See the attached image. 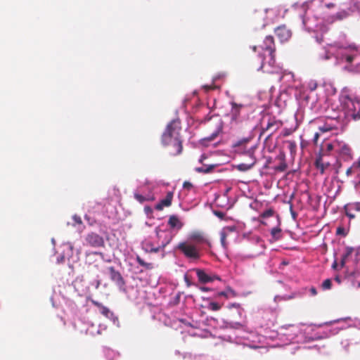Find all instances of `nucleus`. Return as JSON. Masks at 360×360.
I'll return each mask as SVG.
<instances>
[{
  "label": "nucleus",
  "mask_w": 360,
  "mask_h": 360,
  "mask_svg": "<svg viewBox=\"0 0 360 360\" xmlns=\"http://www.w3.org/2000/svg\"><path fill=\"white\" fill-rule=\"evenodd\" d=\"M324 49L323 55H320L321 58L328 60L333 57L336 64H347L344 67L345 70L360 74V62L355 65L352 64L355 58V54L352 52L355 51L360 54V46L353 43L335 41L333 44H327Z\"/></svg>",
  "instance_id": "1"
},
{
  "label": "nucleus",
  "mask_w": 360,
  "mask_h": 360,
  "mask_svg": "<svg viewBox=\"0 0 360 360\" xmlns=\"http://www.w3.org/2000/svg\"><path fill=\"white\" fill-rule=\"evenodd\" d=\"M331 110L335 113V118L345 120L360 118V101L350 96L345 91H342L339 98V105L335 107L332 105Z\"/></svg>",
  "instance_id": "2"
},
{
  "label": "nucleus",
  "mask_w": 360,
  "mask_h": 360,
  "mask_svg": "<svg viewBox=\"0 0 360 360\" xmlns=\"http://www.w3.org/2000/svg\"><path fill=\"white\" fill-rule=\"evenodd\" d=\"M300 97L307 108L316 112L321 109L322 102L324 101V96L318 91V82L314 79H310L303 84Z\"/></svg>",
  "instance_id": "3"
},
{
  "label": "nucleus",
  "mask_w": 360,
  "mask_h": 360,
  "mask_svg": "<svg viewBox=\"0 0 360 360\" xmlns=\"http://www.w3.org/2000/svg\"><path fill=\"white\" fill-rule=\"evenodd\" d=\"M311 326L304 324L283 326L279 328V335L286 336L289 342H302L314 339Z\"/></svg>",
  "instance_id": "4"
},
{
  "label": "nucleus",
  "mask_w": 360,
  "mask_h": 360,
  "mask_svg": "<svg viewBox=\"0 0 360 360\" xmlns=\"http://www.w3.org/2000/svg\"><path fill=\"white\" fill-rule=\"evenodd\" d=\"M180 121L173 120L166 127L162 135V143L165 146H172L174 149L173 155H179L182 151V143L180 138Z\"/></svg>",
  "instance_id": "5"
},
{
  "label": "nucleus",
  "mask_w": 360,
  "mask_h": 360,
  "mask_svg": "<svg viewBox=\"0 0 360 360\" xmlns=\"http://www.w3.org/2000/svg\"><path fill=\"white\" fill-rule=\"evenodd\" d=\"M259 47L264 53L260 56L263 58L262 65L258 68V70H262L264 72L266 73L279 72L280 66L275 65L274 55L275 48L273 37L266 36L263 41V44Z\"/></svg>",
  "instance_id": "6"
},
{
  "label": "nucleus",
  "mask_w": 360,
  "mask_h": 360,
  "mask_svg": "<svg viewBox=\"0 0 360 360\" xmlns=\"http://www.w3.org/2000/svg\"><path fill=\"white\" fill-rule=\"evenodd\" d=\"M340 267L346 268L347 271L355 277L360 268V248H346L341 255Z\"/></svg>",
  "instance_id": "7"
},
{
  "label": "nucleus",
  "mask_w": 360,
  "mask_h": 360,
  "mask_svg": "<svg viewBox=\"0 0 360 360\" xmlns=\"http://www.w3.org/2000/svg\"><path fill=\"white\" fill-rule=\"evenodd\" d=\"M160 192V186L158 183L146 182L134 191V197L140 203H143L154 201Z\"/></svg>",
  "instance_id": "8"
},
{
  "label": "nucleus",
  "mask_w": 360,
  "mask_h": 360,
  "mask_svg": "<svg viewBox=\"0 0 360 360\" xmlns=\"http://www.w3.org/2000/svg\"><path fill=\"white\" fill-rule=\"evenodd\" d=\"M177 248L191 262L198 261L200 258V248L195 243L192 242H182L179 243Z\"/></svg>",
  "instance_id": "9"
},
{
  "label": "nucleus",
  "mask_w": 360,
  "mask_h": 360,
  "mask_svg": "<svg viewBox=\"0 0 360 360\" xmlns=\"http://www.w3.org/2000/svg\"><path fill=\"white\" fill-rule=\"evenodd\" d=\"M230 104L231 109L227 115L230 117L231 122L232 124L241 122L248 115L246 106L242 104H238L233 101H231Z\"/></svg>",
  "instance_id": "10"
},
{
  "label": "nucleus",
  "mask_w": 360,
  "mask_h": 360,
  "mask_svg": "<svg viewBox=\"0 0 360 360\" xmlns=\"http://www.w3.org/2000/svg\"><path fill=\"white\" fill-rule=\"evenodd\" d=\"M340 122H342V121L335 118V113L328 115L327 118L325 119V122L319 125V131H320L321 134H325L333 129H337Z\"/></svg>",
  "instance_id": "11"
},
{
  "label": "nucleus",
  "mask_w": 360,
  "mask_h": 360,
  "mask_svg": "<svg viewBox=\"0 0 360 360\" xmlns=\"http://www.w3.org/2000/svg\"><path fill=\"white\" fill-rule=\"evenodd\" d=\"M335 323H340V326L333 327L330 330L331 335H335L338 333L340 330L346 329L349 327H358L359 326V321L356 319H352L350 317H346L334 321Z\"/></svg>",
  "instance_id": "12"
},
{
  "label": "nucleus",
  "mask_w": 360,
  "mask_h": 360,
  "mask_svg": "<svg viewBox=\"0 0 360 360\" xmlns=\"http://www.w3.org/2000/svg\"><path fill=\"white\" fill-rule=\"evenodd\" d=\"M256 146H252L244 152V154L250 158V162L240 163L235 166V167L240 172H247L252 168L257 162L256 158L254 155Z\"/></svg>",
  "instance_id": "13"
},
{
  "label": "nucleus",
  "mask_w": 360,
  "mask_h": 360,
  "mask_svg": "<svg viewBox=\"0 0 360 360\" xmlns=\"http://www.w3.org/2000/svg\"><path fill=\"white\" fill-rule=\"evenodd\" d=\"M262 132H269L268 136L276 132L282 126V122L276 120L275 117H268L266 123H265V118L263 119L262 122Z\"/></svg>",
  "instance_id": "14"
},
{
  "label": "nucleus",
  "mask_w": 360,
  "mask_h": 360,
  "mask_svg": "<svg viewBox=\"0 0 360 360\" xmlns=\"http://www.w3.org/2000/svg\"><path fill=\"white\" fill-rule=\"evenodd\" d=\"M318 91H319L324 96V100L331 96H333L336 94L337 89L334 86L333 83L327 79H323L321 84H318Z\"/></svg>",
  "instance_id": "15"
},
{
  "label": "nucleus",
  "mask_w": 360,
  "mask_h": 360,
  "mask_svg": "<svg viewBox=\"0 0 360 360\" xmlns=\"http://www.w3.org/2000/svg\"><path fill=\"white\" fill-rule=\"evenodd\" d=\"M156 236L158 242L160 244L162 249L168 245L172 239V232L169 230H162L160 229H156Z\"/></svg>",
  "instance_id": "16"
},
{
  "label": "nucleus",
  "mask_w": 360,
  "mask_h": 360,
  "mask_svg": "<svg viewBox=\"0 0 360 360\" xmlns=\"http://www.w3.org/2000/svg\"><path fill=\"white\" fill-rule=\"evenodd\" d=\"M91 302L94 305L98 307V309L99 312L105 316L106 315H110V321L112 322V323L116 326L117 327L120 326V322L118 320V318L117 316L114 314V313L107 307L103 306L101 303L92 300Z\"/></svg>",
  "instance_id": "17"
},
{
  "label": "nucleus",
  "mask_w": 360,
  "mask_h": 360,
  "mask_svg": "<svg viewBox=\"0 0 360 360\" xmlns=\"http://www.w3.org/2000/svg\"><path fill=\"white\" fill-rule=\"evenodd\" d=\"M85 240L87 245L93 248H100L104 245L103 237L96 233L91 232L88 233Z\"/></svg>",
  "instance_id": "18"
},
{
  "label": "nucleus",
  "mask_w": 360,
  "mask_h": 360,
  "mask_svg": "<svg viewBox=\"0 0 360 360\" xmlns=\"http://www.w3.org/2000/svg\"><path fill=\"white\" fill-rule=\"evenodd\" d=\"M263 339V336L251 333L246 338V342L243 345L252 349L262 348L263 347L259 344L262 343Z\"/></svg>",
  "instance_id": "19"
},
{
  "label": "nucleus",
  "mask_w": 360,
  "mask_h": 360,
  "mask_svg": "<svg viewBox=\"0 0 360 360\" xmlns=\"http://www.w3.org/2000/svg\"><path fill=\"white\" fill-rule=\"evenodd\" d=\"M192 271L196 273L199 282L202 283H207L212 282L214 280H220V278L218 276L209 274L204 270L200 269H193Z\"/></svg>",
  "instance_id": "20"
},
{
  "label": "nucleus",
  "mask_w": 360,
  "mask_h": 360,
  "mask_svg": "<svg viewBox=\"0 0 360 360\" xmlns=\"http://www.w3.org/2000/svg\"><path fill=\"white\" fill-rule=\"evenodd\" d=\"M236 233V227L235 226H229L223 228L220 231V240L223 248L226 247V238L233 233Z\"/></svg>",
  "instance_id": "21"
},
{
  "label": "nucleus",
  "mask_w": 360,
  "mask_h": 360,
  "mask_svg": "<svg viewBox=\"0 0 360 360\" xmlns=\"http://www.w3.org/2000/svg\"><path fill=\"white\" fill-rule=\"evenodd\" d=\"M141 246L143 250L146 252H158L160 250H162L158 241L156 243H154L150 240H143L141 243Z\"/></svg>",
  "instance_id": "22"
},
{
  "label": "nucleus",
  "mask_w": 360,
  "mask_h": 360,
  "mask_svg": "<svg viewBox=\"0 0 360 360\" xmlns=\"http://www.w3.org/2000/svg\"><path fill=\"white\" fill-rule=\"evenodd\" d=\"M275 34L281 41H288L291 37V31L285 25L279 26L275 29Z\"/></svg>",
  "instance_id": "23"
},
{
  "label": "nucleus",
  "mask_w": 360,
  "mask_h": 360,
  "mask_svg": "<svg viewBox=\"0 0 360 360\" xmlns=\"http://www.w3.org/2000/svg\"><path fill=\"white\" fill-rule=\"evenodd\" d=\"M110 272L111 279L115 282L120 290H122L124 286V282L121 274L118 271H115L113 267L110 268Z\"/></svg>",
  "instance_id": "24"
},
{
  "label": "nucleus",
  "mask_w": 360,
  "mask_h": 360,
  "mask_svg": "<svg viewBox=\"0 0 360 360\" xmlns=\"http://www.w3.org/2000/svg\"><path fill=\"white\" fill-rule=\"evenodd\" d=\"M173 198V192L169 191L167 193L166 197L161 200L158 203L155 205L157 210H162L165 207H169L172 203Z\"/></svg>",
  "instance_id": "25"
},
{
  "label": "nucleus",
  "mask_w": 360,
  "mask_h": 360,
  "mask_svg": "<svg viewBox=\"0 0 360 360\" xmlns=\"http://www.w3.org/2000/svg\"><path fill=\"white\" fill-rule=\"evenodd\" d=\"M272 74L281 75L279 79L283 81V82L288 83L290 85V82L294 81V75L291 72L283 71L280 67L279 72H273Z\"/></svg>",
  "instance_id": "26"
},
{
  "label": "nucleus",
  "mask_w": 360,
  "mask_h": 360,
  "mask_svg": "<svg viewBox=\"0 0 360 360\" xmlns=\"http://www.w3.org/2000/svg\"><path fill=\"white\" fill-rule=\"evenodd\" d=\"M335 151L344 155H349L350 154V148L345 143H338Z\"/></svg>",
  "instance_id": "27"
},
{
  "label": "nucleus",
  "mask_w": 360,
  "mask_h": 360,
  "mask_svg": "<svg viewBox=\"0 0 360 360\" xmlns=\"http://www.w3.org/2000/svg\"><path fill=\"white\" fill-rule=\"evenodd\" d=\"M204 240L205 239L201 234L195 233L190 235L187 242H192L199 245V243H202Z\"/></svg>",
  "instance_id": "28"
},
{
  "label": "nucleus",
  "mask_w": 360,
  "mask_h": 360,
  "mask_svg": "<svg viewBox=\"0 0 360 360\" xmlns=\"http://www.w3.org/2000/svg\"><path fill=\"white\" fill-rule=\"evenodd\" d=\"M284 145L285 147L290 151L292 156L295 155L297 150V144L295 141L288 140L285 142Z\"/></svg>",
  "instance_id": "29"
},
{
  "label": "nucleus",
  "mask_w": 360,
  "mask_h": 360,
  "mask_svg": "<svg viewBox=\"0 0 360 360\" xmlns=\"http://www.w3.org/2000/svg\"><path fill=\"white\" fill-rule=\"evenodd\" d=\"M222 131V126L221 124H219L216 129L214 131V132H212L210 136L205 138L203 139L204 141H214L216 139V138L219 136V134Z\"/></svg>",
  "instance_id": "30"
},
{
  "label": "nucleus",
  "mask_w": 360,
  "mask_h": 360,
  "mask_svg": "<svg viewBox=\"0 0 360 360\" xmlns=\"http://www.w3.org/2000/svg\"><path fill=\"white\" fill-rule=\"evenodd\" d=\"M168 224L172 228L180 229L182 227V223L176 216H172L169 219Z\"/></svg>",
  "instance_id": "31"
},
{
  "label": "nucleus",
  "mask_w": 360,
  "mask_h": 360,
  "mask_svg": "<svg viewBox=\"0 0 360 360\" xmlns=\"http://www.w3.org/2000/svg\"><path fill=\"white\" fill-rule=\"evenodd\" d=\"M215 167H216V165H204L202 167H196L195 169V170L197 172L207 174V173L211 172Z\"/></svg>",
  "instance_id": "32"
},
{
  "label": "nucleus",
  "mask_w": 360,
  "mask_h": 360,
  "mask_svg": "<svg viewBox=\"0 0 360 360\" xmlns=\"http://www.w3.org/2000/svg\"><path fill=\"white\" fill-rule=\"evenodd\" d=\"M104 354L108 360H114L119 356L117 352L109 348L104 349Z\"/></svg>",
  "instance_id": "33"
},
{
  "label": "nucleus",
  "mask_w": 360,
  "mask_h": 360,
  "mask_svg": "<svg viewBox=\"0 0 360 360\" xmlns=\"http://www.w3.org/2000/svg\"><path fill=\"white\" fill-rule=\"evenodd\" d=\"M271 235L274 240H278L282 237L281 229L279 227H274L271 230Z\"/></svg>",
  "instance_id": "34"
},
{
  "label": "nucleus",
  "mask_w": 360,
  "mask_h": 360,
  "mask_svg": "<svg viewBox=\"0 0 360 360\" xmlns=\"http://www.w3.org/2000/svg\"><path fill=\"white\" fill-rule=\"evenodd\" d=\"M279 158L281 160V162L279 163L278 165L275 167L274 169L278 172H284L287 168V164L284 160V155H280Z\"/></svg>",
  "instance_id": "35"
},
{
  "label": "nucleus",
  "mask_w": 360,
  "mask_h": 360,
  "mask_svg": "<svg viewBox=\"0 0 360 360\" xmlns=\"http://www.w3.org/2000/svg\"><path fill=\"white\" fill-rule=\"evenodd\" d=\"M136 261L140 266L145 267L147 269H151L153 267V265L152 263L146 262L143 259H141L139 256H137V257H136Z\"/></svg>",
  "instance_id": "36"
},
{
  "label": "nucleus",
  "mask_w": 360,
  "mask_h": 360,
  "mask_svg": "<svg viewBox=\"0 0 360 360\" xmlns=\"http://www.w3.org/2000/svg\"><path fill=\"white\" fill-rule=\"evenodd\" d=\"M276 11H274V10H266V24H268L269 22H273L274 20V15L276 14Z\"/></svg>",
  "instance_id": "37"
},
{
  "label": "nucleus",
  "mask_w": 360,
  "mask_h": 360,
  "mask_svg": "<svg viewBox=\"0 0 360 360\" xmlns=\"http://www.w3.org/2000/svg\"><path fill=\"white\" fill-rule=\"evenodd\" d=\"M332 285V281L329 278L326 279L321 284V288L323 290H330Z\"/></svg>",
  "instance_id": "38"
},
{
  "label": "nucleus",
  "mask_w": 360,
  "mask_h": 360,
  "mask_svg": "<svg viewBox=\"0 0 360 360\" xmlns=\"http://www.w3.org/2000/svg\"><path fill=\"white\" fill-rule=\"evenodd\" d=\"M207 308L212 311H217L221 309V305L215 302H211L209 303Z\"/></svg>",
  "instance_id": "39"
},
{
  "label": "nucleus",
  "mask_w": 360,
  "mask_h": 360,
  "mask_svg": "<svg viewBox=\"0 0 360 360\" xmlns=\"http://www.w3.org/2000/svg\"><path fill=\"white\" fill-rule=\"evenodd\" d=\"M106 328H107L106 326L100 324L98 326V330H96V333L94 331H93V330H90V333L92 334L93 335H94L96 334V335H101L102 333V331L105 330Z\"/></svg>",
  "instance_id": "40"
},
{
  "label": "nucleus",
  "mask_w": 360,
  "mask_h": 360,
  "mask_svg": "<svg viewBox=\"0 0 360 360\" xmlns=\"http://www.w3.org/2000/svg\"><path fill=\"white\" fill-rule=\"evenodd\" d=\"M349 209L360 212V202L349 203Z\"/></svg>",
  "instance_id": "41"
},
{
  "label": "nucleus",
  "mask_w": 360,
  "mask_h": 360,
  "mask_svg": "<svg viewBox=\"0 0 360 360\" xmlns=\"http://www.w3.org/2000/svg\"><path fill=\"white\" fill-rule=\"evenodd\" d=\"M345 212H346V215L350 218V219H354L355 217V215L354 214H352V212L353 211H355L354 210H349V203L347 204L345 206Z\"/></svg>",
  "instance_id": "42"
},
{
  "label": "nucleus",
  "mask_w": 360,
  "mask_h": 360,
  "mask_svg": "<svg viewBox=\"0 0 360 360\" xmlns=\"http://www.w3.org/2000/svg\"><path fill=\"white\" fill-rule=\"evenodd\" d=\"M286 96L285 94H281L279 98L276 101L275 104L278 108H283L285 105V101H283L282 100H283V96Z\"/></svg>",
  "instance_id": "43"
},
{
  "label": "nucleus",
  "mask_w": 360,
  "mask_h": 360,
  "mask_svg": "<svg viewBox=\"0 0 360 360\" xmlns=\"http://www.w3.org/2000/svg\"><path fill=\"white\" fill-rule=\"evenodd\" d=\"M354 1V8L351 10V12L357 11L360 13V0H352Z\"/></svg>",
  "instance_id": "44"
},
{
  "label": "nucleus",
  "mask_w": 360,
  "mask_h": 360,
  "mask_svg": "<svg viewBox=\"0 0 360 360\" xmlns=\"http://www.w3.org/2000/svg\"><path fill=\"white\" fill-rule=\"evenodd\" d=\"M348 15H349V12H347L346 11H342L340 12H338L336 14V17L339 20L344 19V18H347Z\"/></svg>",
  "instance_id": "45"
},
{
  "label": "nucleus",
  "mask_w": 360,
  "mask_h": 360,
  "mask_svg": "<svg viewBox=\"0 0 360 360\" xmlns=\"http://www.w3.org/2000/svg\"><path fill=\"white\" fill-rule=\"evenodd\" d=\"M232 307L236 308L237 310H238V313L239 316H242V314L243 312V309L240 307L239 304L233 303V304H231L229 305V308L231 309Z\"/></svg>",
  "instance_id": "46"
},
{
  "label": "nucleus",
  "mask_w": 360,
  "mask_h": 360,
  "mask_svg": "<svg viewBox=\"0 0 360 360\" xmlns=\"http://www.w3.org/2000/svg\"><path fill=\"white\" fill-rule=\"evenodd\" d=\"M250 141V139L249 138H243L240 140H238V141H236L233 146L235 147H237V146H243L244 144H245L246 143H248V141Z\"/></svg>",
  "instance_id": "47"
},
{
  "label": "nucleus",
  "mask_w": 360,
  "mask_h": 360,
  "mask_svg": "<svg viewBox=\"0 0 360 360\" xmlns=\"http://www.w3.org/2000/svg\"><path fill=\"white\" fill-rule=\"evenodd\" d=\"M227 199V196L226 194H224L223 195L219 197L217 199V203L219 204V205L220 206H224L223 205V202L225 200Z\"/></svg>",
  "instance_id": "48"
},
{
  "label": "nucleus",
  "mask_w": 360,
  "mask_h": 360,
  "mask_svg": "<svg viewBox=\"0 0 360 360\" xmlns=\"http://www.w3.org/2000/svg\"><path fill=\"white\" fill-rule=\"evenodd\" d=\"M356 170H359L356 167H354V164L352 167L347 169L346 174L347 176L352 175V173H354Z\"/></svg>",
  "instance_id": "49"
},
{
  "label": "nucleus",
  "mask_w": 360,
  "mask_h": 360,
  "mask_svg": "<svg viewBox=\"0 0 360 360\" xmlns=\"http://www.w3.org/2000/svg\"><path fill=\"white\" fill-rule=\"evenodd\" d=\"M72 219L75 224H79V225L82 224V219L80 217H79L77 215H74L72 217Z\"/></svg>",
  "instance_id": "50"
},
{
  "label": "nucleus",
  "mask_w": 360,
  "mask_h": 360,
  "mask_svg": "<svg viewBox=\"0 0 360 360\" xmlns=\"http://www.w3.org/2000/svg\"><path fill=\"white\" fill-rule=\"evenodd\" d=\"M230 327L233 328H240L243 326L242 323L239 322H234V323H229Z\"/></svg>",
  "instance_id": "51"
},
{
  "label": "nucleus",
  "mask_w": 360,
  "mask_h": 360,
  "mask_svg": "<svg viewBox=\"0 0 360 360\" xmlns=\"http://www.w3.org/2000/svg\"><path fill=\"white\" fill-rule=\"evenodd\" d=\"M322 134L320 131L316 132L314 135V142L315 143H317L318 142V139H319V137L320 136V135Z\"/></svg>",
  "instance_id": "52"
},
{
  "label": "nucleus",
  "mask_w": 360,
  "mask_h": 360,
  "mask_svg": "<svg viewBox=\"0 0 360 360\" xmlns=\"http://www.w3.org/2000/svg\"><path fill=\"white\" fill-rule=\"evenodd\" d=\"M210 335V333L207 331L202 332V334H198V333L193 334V335H198V336L203 337V338H207Z\"/></svg>",
  "instance_id": "53"
},
{
  "label": "nucleus",
  "mask_w": 360,
  "mask_h": 360,
  "mask_svg": "<svg viewBox=\"0 0 360 360\" xmlns=\"http://www.w3.org/2000/svg\"><path fill=\"white\" fill-rule=\"evenodd\" d=\"M184 281L186 283L188 286H190L192 285V283L190 281L189 276L187 274L184 275Z\"/></svg>",
  "instance_id": "54"
},
{
  "label": "nucleus",
  "mask_w": 360,
  "mask_h": 360,
  "mask_svg": "<svg viewBox=\"0 0 360 360\" xmlns=\"http://www.w3.org/2000/svg\"><path fill=\"white\" fill-rule=\"evenodd\" d=\"M302 24H303V26H304L306 29H307L308 30H311V27H308V26H307L306 18H305L304 17H302Z\"/></svg>",
  "instance_id": "55"
},
{
  "label": "nucleus",
  "mask_w": 360,
  "mask_h": 360,
  "mask_svg": "<svg viewBox=\"0 0 360 360\" xmlns=\"http://www.w3.org/2000/svg\"><path fill=\"white\" fill-rule=\"evenodd\" d=\"M144 210L147 214H151L153 212L152 208L148 206H146L144 207Z\"/></svg>",
  "instance_id": "56"
},
{
  "label": "nucleus",
  "mask_w": 360,
  "mask_h": 360,
  "mask_svg": "<svg viewBox=\"0 0 360 360\" xmlns=\"http://www.w3.org/2000/svg\"><path fill=\"white\" fill-rule=\"evenodd\" d=\"M309 291L312 296H315L317 294V291L315 288H311Z\"/></svg>",
  "instance_id": "57"
},
{
  "label": "nucleus",
  "mask_w": 360,
  "mask_h": 360,
  "mask_svg": "<svg viewBox=\"0 0 360 360\" xmlns=\"http://www.w3.org/2000/svg\"><path fill=\"white\" fill-rule=\"evenodd\" d=\"M183 186H184V188H188H188L192 187V184L191 183H189V182L186 181V182L184 183Z\"/></svg>",
  "instance_id": "58"
},
{
  "label": "nucleus",
  "mask_w": 360,
  "mask_h": 360,
  "mask_svg": "<svg viewBox=\"0 0 360 360\" xmlns=\"http://www.w3.org/2000/svg\"><path fill=\"white\" fill-rule=\"evenodd\" d=\"M341 344H342V347H343L345 349H347V347L349 346V342H348V341H347V340L342 341V342H341Z\"/></svg>",
  "instance_id": "59"
},
{
  "label": "nucleus",
  "mask_w": 360,
  "mask_h": 360,
  "mask_svg": "<svg viewBox=\"0 0 360 360\" xmlns=\"http://www.w3.org/2000/svg\"><path fill=\"white\" fill-rule=\"evenodd\" d=\"M215 215H217L218 217L222 219L224 216V214L221 212H214Z\"/></svg>",
  "instance_id": "60"
},
{
  "label": "nucleus",
  "mask_w": 360,
  "mask_h": 360,
  "mask_svg": "<svg viewBox=\"0 0 360 360\" xmlns=\"http://www.w3.org/2000/svg\"><path fill=\"white\" fill-rule=\"evenodd\" d=\"M354 167H356L360 172V158L357 162H354Z\"/></svg>",
  "instance_id": "61"
},
{
  "label": "nucleus",
  "mask_w": 360,
  "mask_h": 360,
  "mask_svg": "<svg viewBox=\"0 0 360 360\" xmlns=\"http://www.w3.org/2000/svg\"><path fill=\"white\" fill-rule=\"evenodd\" d=\"M93 283L95 285V288L96 289H98L99 288V285L101 284L100 281H98V280L94 281Z\"/></svg>",
  "instance_id": "62"
},
{
  "label": "nucleus",
  "mask_w": 360,
  "mask_h": 360,
  "mask_svg": "<svg viewBox=\"0 0 360 360\" xmlns=\"http://www.w3.org/2000/svg\"><path fill=\"white\" fill-rule=\"evenodd\" d=\"M328 150H331V149H335L337 148V145L333 143V144H329L328 146Z\"/></svg>",
  "instance_id": "63"
},
{
  "label": "nucleus",
  "mask_w": 360,
  "mask_h": 360,
  "mask_svg": "<svg viewBox=\"0 0 360 360\" xmlns=\"http://www.w3.org/2000/svg\"><path fill=\"white\" fill-rule=\"evenodd\" d=\"M354 285H356V286L358 288H360V280H358L357 278L356 279V281H354Z\"/></svg>",
  "instance_id": "64"
}]
</instances>
